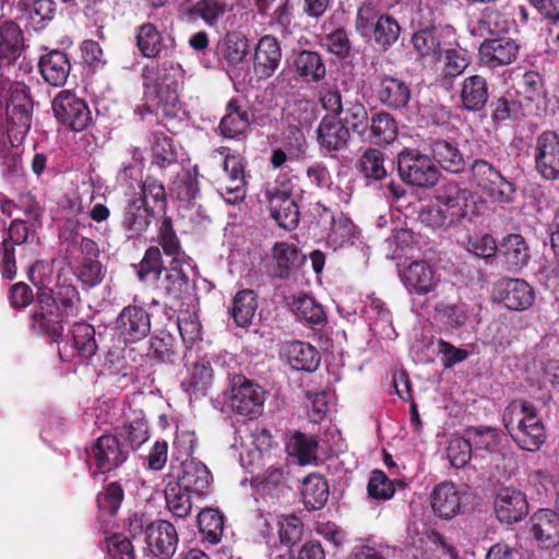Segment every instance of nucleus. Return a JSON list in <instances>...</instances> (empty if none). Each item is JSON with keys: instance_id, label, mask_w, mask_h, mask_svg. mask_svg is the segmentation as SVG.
Segmentation results:
<instances>
[{"instance_id": "nucleus-1", "label": "nucleus", "mask_w": 559, "mask_h": 559, "mask_svg": "<svg viewBox=\"0 0 559 559\" xmlns=\"http://www.w3.org/2000/svg\"><path fill=\"white\" fill-rule=\"evenodd\" d=\"M503 425L520 449L535 452L546 440L545 426L536 407L525 400H514L503 412Z\"/></svg>"}, {"instance_id": "nucleus-2", "label": "nucleus", "mask_w": 559, "mask_h": 559, "mask_svg": "<svg viewBox=\"0 0 559 559\" xmlns=\"http://www.w3.org/2000/svg\"><path fill=\"white\" fill-rule=\"evenodd\" d=\"M503 425L520 449L535 452L546 440L545 426L536 407L525 400H514L503 412Z\"/></svg>"}, {"instance_id": "nucleus-3", "label": "nucleus", "mask_w": 559, "mask_h": 559, "mask_svg": "<svg viewBox=\"0 0 559 559\" xmlns=\"http://www.w3.org/2000/svg\"><path fill=\"white\" fill-rule=\"evenodd\" d=\"M211 158L222 167L215 179L216 191L230 205L241 203L247 193L245 158L240 154H231L226 147L213 152Z\"/></svg>"}, {"instance_id": "nucleus-4", "label": "nucleus", "mask_w": 559, "mask_h": 559, "mask_svg": "<svg viewBox=\"0 0 559 559\" xmlns=\"http://www.w3.org/2000/svg\"><path fill=\"white\" fill-rule=\"evenodd\" d=\"M397 168L406 183L419 188L433 187L440 177V171L430 157L414 151L399 154Z\"/></svg>"}, {"instance_id": "nucleus-5", "label": "nucleus", "mask_w": 559, "mask_h": 559, "mask_svg": "<svg viewBox=\"0 0 559 559\" xmlns=\"http://www.w3.org/2000/svg\"><path fill=\"white\" fill-rule=\"evenodd\" d=\"M472 179L492 202L507 204L513 201L515 188L501 173L485 159H476L471 166Z\"/></svg>"}, {"instance_id": "nucleus-6", "label": "nucleus", "mask_w": 559, "mask_h": 559, "mask_svg": "<svg viewBox=\"0 0 559 559\" xmlns=\"http://www.w3.org/2000/svg\"><path fill=\"white\" fill-rule=\"evenodd\" d=\"M52 111L60 124L74 132L85 130L92 121L85 100L71 91L58 93L52 100Z\"/></svg>"}, {"instance_id": "nucleus-7", "label": "nucleus", "mask_w": 559, "mask_h": 559, "mask_svg": "<svg viewBox=\"0 0 559 559\" xmlns=\"http://www.w3.org/2000/svg\"><path fill=\"white\" fill-rule=\"evenodd\" d=\"M264 390L257 383L240 379L235 381L230 394L233 412L248 419L259 417L263 412Z\"/></svg>"}, {"instance_id": "nucleus-8", "label": "nucleus", "mask_w": 559, "mask_h": 559, "mask_svg": "<svg viewBox=\"0 0 559 559\" xmlns=\"http://www.w3.org/2000/svg\"><path fill=\"white\" fill-rule=\"evenodd\" d=\"M262 194L272 218L278 226L285 229H293L297 226L299 222L298 206L287 190L267 183L263 188Z\"/></svg>"}, {"instance_id": "nucleus-9", "label": "nucleus", "mask_w": 559, "mask_h": 559, "mask_svg": "<svg viewBox=\"0 0 559 559\" xmlns=\"http://www.w3.org/2000/svg\"><path fill=\"white\" fill-rule=\"evenodd\" d=\"M534 158L542 177L548 180L559 177V135L556 132L545 131L537 138Z\"/></svg>"}, {"instance_id": "nucleus-10", "label": "nucleus", "mask_w": 559, "mask_h": 559, "mask_svg": "<svg viewBox=\"0 0 559 559\" xmlns=\"http://www.w3.org/2000/svg\"><path fill=\"white\" fill-rule=\"evenodd\" d=\"M145 542L154 557L168 559L175 554L177 548V531L168 521H154L146 526Z\"/></svg>"}, {"instance_id": "nucleus-11", "label": "nucleus", "mask_w": 559, "mask_h": 559, "mask_svg": "<svg viewBox=\"0 0 559 559\" xmlns=\"http://www.w3.org/2000/svg\"><path fill=\"white\" fill-rule=\"evenodd\" d=\"M530 534L545 549L559 547V511L540 509L530 519Z\"/></svg>"}, {"instance_id": "nucleus-12", "label": "nucleus", "mask_w": 559, "mask_h": 559, "mask_svg": "<svg viewBox=\"0 0 559 559\" xmlns=\"http://www.w3.org/2000/svg\"><path fill=\"white\" fill-rule=\"evenodd\" d=\"M436 198L449 215L450 223H456L467 216L473 194L455 182H447L440 187Z\"/></svg>"}, {"instance_id": "nucleus-13", "label": "nucleus", "mask_w": 559, "mask_h": 559, "mask_svg": "<svg viewBox=\"0 0 559 559\" xmlns=\"http://www.w3.org/2000/svg\"><path fill=\"white\" fill-rule=\"evenodd\" d=\"M117 329L127 342L143 340L151 330V316L141 306H127L117 318Z\"/></svg>"}, {"instance_id": "nucleus-14", "label": "nucleus", "mask_w": 559, "mask_h": 559, "mask_svg": "<svg viewBox=\"0 0 559 559\" xmlns=\"http://www.w3.org/2000/svg\"><path fill=\"white\" fill-rule=\"evenodd\" d=\"M464 496L465 491L453 483L443 481L437 485L431 492L430 504L438 516L452 519L461 512Z\"/></svg>"}, {"instance_id": "nucleus-15", "label": "nucleus", "mask_w": 559, "mask_h": 559, "mask_svg": "<svg viewBox=\"0 0 559 559\" xmlns=\"http://www.w3.org/2000/svg\"><path fill=\"white\" fill-rule=\"evenodd\" d=\"M402 281L409 293L427 295L435 292L439 277L426 261L411 262L402 273Z\"/></svg>"}, {"instance_id": "nucleus-16", "label": "nucleus", "mask_w": 559, "mask_h": 559, "mask_svg": "<svg viewBox=\"0 0 559 559\" xmlns=\"http://www.w3.org/2000/svg\"><path fill=\"white\" fill-rule=\"evenodd\" d=\"M71 344L70 341L59 342V356L62 359H70L74 350L82 357H91L97 350L95 341V330L87 323H76L71 330Z\"/></svg>"}, {"instance_id": "nucleus-17", "label": "nucleus", "mask_w": 559, "mask_h": 559, "mask_svg": "<svg viewBox=\"0 0 559 559\" xmlns=\"http://www.w3.org/2000/svg\"><path fill=\"white\" fill-rule=\"evenodd\" d=\"M497 519L502 523H515L521 521L528 512L525 496L513 488H503L495 500Z\"/></svg>"}, {"instance_id": "nucleus-18", "label": "nucleus", "mask_w": 559, "mask_h": 559, "mask_svg": "<svg viewBox=\"0 0 559 559\" xmlns=\"http://www.w3.org/2000/svg\"><path fill=\"white\" fill-rule=\"evenodd\" d=\"M518 44L508 37L485 40L479 47V59L488 68L512 63L518 55Z\"/></svg>"}, {"instance_id": "nucleus-19", "label": "nucleus", "mask_w": 559, "mask_h": 559, "mask_svg": "<svg viewBox=\"0 0 559 559\" xmlns=\"http://www.w3.org/2000/svg\"><path fill=\"white\" fill-rule=\"evenodd\" d=\"M503 305L511 310L522 311L530 308L535 299L533 288L523 280L503 278L498 284Z\"/></svg>"}, {"instance_id": "nucleus-20", "label": "nucleus", "mask_w": 559, "mask_h": 559, "mask_svg": "<svg viewBox=\"0 0 559 559\" xmlns=\"http://www.w3.org/2000/svg\"><path fill=\"white\" fill-rule=\"evenodd\" d=\"M317 140L328 152L340 151L347 145L349 131L335 116H325L317 128Z\"/></svg>"}, {"instance_id": "nucleus-21", "label": "nucleus", "mask_w": 559, "mask_h": 559, "mask_svg": "<svg viewBox=\"0 0 559 559\" xmlns=\"http://www.w3.org/2000/svg\"><path fill=\"white\" fill-rule=\"evenodd\" d=\"M460 99L465 110L481 111L489 99L487 80L479 74L465 78L461 85Z\"/></svg>"}, {"instance_id": "nucleus-22", "label": "nucleus", "mask_w": 559, "mask_h": 559, "mask_svg": "<svg viewBox=\"0 0 559 559\" xmlns=\"http://www.w3.org/2000/svg\"><path fill=\"white\" fill-rule=\"evenodd\" d=\"M282 51L277 40L272 36H263L254 52V71L260 78H270L278 68Z\"/></svg>"}, {"instance_id": "nucleus-23", "label": "nucleus", "mask_w": 559, "mask_h": 559, "mask_svg": "<svg viewBox=\"0 0 559 559\" xmlns=\"http://www.w3.org/2000/svg\"><path fill=\"white\" fill-rule=\"evenodd\" d=\"M377 96L386 107L401 109L409 103L412 91L405 81L385 75L378 84Z\"/></svg>"}, {"instance_id": "nucleus-24", "label": "nucleus", "mask_w": 559, "mask_h": 559, "mask_svg": "<svg viewBox=\"0 0 559 559\" xmlns=\"http://www.w3.org/2000/svg\"><path fill=\"white\" fill-rule=\"evenodd\" d=\"M282 355L295 370L314 371L320 364L318 350L308 343L295 341L283 345Z\"/></svg>"}, {"instance_id": "nucleus-25", "label": "nucleus", "mask_w": 559, "mask_h": 559, "mask_svg": "<svg viewBox=\"0 0 559 559\" xmlns=\"http://www.w3.org/2000/svg\"><path fill=\"white\" fill-rule=\"evenodd\" d=\"M295 78L301 83L321 82L326 74L325 64L318 52L310 50L300 51L293 62Z\"/></svg>"}, {"instance_id": "nucleus-26", "label": "nucleus", "mask_w": 559, "mask_h": 559, "mask_svg": "<svg viewBox=\"0 0 559 559\" xmlns=\"http://www.w3.org/2000/svg\"><path fill=\"white\" fill-rule=\"evenodd\" d=\"M94 456L97 467L102 472H109L126 461L127 452L117 438L105 435L98 438L94 448Z\"/></svg>"}, {"instance_id": "nucleus-27", "label": "nucleus", "mask_w": 559, "mask_h": 559, "mask_svg": "<svg viewBox=\"0 0 559 559\" xmlns=\"http://www.w3.org/2000/svg\"><path fill=\"white\" fill-rule=\"evenodd\" d=\"M39 68L47 83L52 86H61L68 80L71 64L66 53L53 50L40 58Z\"/></svg>"}, {"instance_id": "nucleus-28", "label": "nucleus", "mask_w": 559, "mask_h": 559, "mask_svg": "<svg viewBox=\"0 0 559 559\" xmlns=\"http://www.w3.org/2000/svg\"><path fill=\"white\" fill-rule=\"evenodd\" d=\"M181 467L182 475L178 484L189 492L191 491L199 496L204 495L213 479L207 466L201 462L190 460L185 461Z\"/></svg>"}, {"instance_id": "nucleus-29", "label": "nucleus", "mask_w": 559, "mask_h": 559, "mask_svg": "<svg viewBox=\"0 0 559 559\" xmlns=\"http://www.w3.org/2000/svg\"><path fill=\"white\" fill-rule=\"evenodd\" d=\"M499 252L511 272L522 270L530 261V249L524 238L519 234H511L503 238Z\"/></svg>"}, {"instance_id": "nucleus-30", "label": "nucleus", "mask_w": 559, "mask_h": 559, "mask_svg": "<svg viewBox=\"0 0 559 559\" xmlns=\"http://www.w3.org/2000/svg\"><path fill=\"white\" fill-rule=\"evenodd\" d=\"M183 69L180 63L173 60H165L156 67H145L143 75L155 84L166 85L168 88L176 90L179 83L183 81Z\"/></svg>"}, {"instance_id": "nucleus-31", "label": "nucleus", "mask_w": 559, "mask_h": 559, "mask_svg": "<svg viewBox=\"0 0 559 559\" xmlns=\"http://www.w3.org/2000/svg\"><path fill=\"white\" fill-rule=\"evenodd\" d=\"M301 496L308 509H321L329 498L326 481L318 474L308 475L302 481Z\"/></svg>"}, {"instance_id": "nucleus-32", "label": "nucleus", "mask_w": 559, "mask_h": 559, "mask_svg": "<svg viewBox=\"0 0 559 559\" xmlns=\"http://www.w3.org/2000/svg\"><path fill=\"white\" fill-rule=\"evenodd\" d=\"M436 162L445 170L459 174L465 168V160L462 153L452 143L438 140L431 146Z\"/></svg>"}, {"instance_id": "nucleus-33", "label": "nucleus", "mask_w": 559, "mask_h": 559, "mask_svg": "<svg viewBox=\"0 0 559 559\" xmlns=\"http://www.w3.org/2000/svg\"><path fill=\"white\" fill-rule=\"evenodd\" d=\"M190 269L187 261H170L163 286L166 294L171 298H179L189 287L187 270Z\"/></svg>"}, {"instance_id": "nucleus-34", "label": "nucleus", "mask_w": 559, "mask_h": 559, "mask_svg": "<svg viewBox=\"0 0 559 559\" xmlns=\"http://www.w3.org/2000/svg\"><path fill=\"white\" fill-rule=\"evenodd\" d=\"M151 209L141 200H132L124 213L123 227L131 233V237L140 236L151 224Z\"/></svg>"}, {"instance_id": "nucleus-35", "label": "nucleus", "mask_w": 559, "mask_h": 559, "mask_svg": "<svg viewBox=\"0 0 559 559\" xmlns=\"http://www.w3.org/2000/svg\"><path fill=\"white\" fill-rule=\"evenodd\" d=\"M249 115L241 110L236 99L228 102L226 114L221 120L219 131L225 138L233 139L241 134L249 126Z\"/></svg>"}, {"instance_id": "nucleus-36", "label": "nucleus", "mask_w": 559, "mask_h": 559, "mask_svg": "<svg viewBox=\"0 0 559 559\" xmlns=\"http://www.w3.org/2000/svg\"><path fill=\"white\" fill-rule=\"evenodd\" d=\"M213 369L210 362L202 361L193 366L190 376L182 382L183 389L195 399L204 396L213 383Z\"/></svg>"}, {"instance_id": "nucleus-37", "label": "nucleus", "mask_w": 559, "mask_h": 559, "mask_svg": "<svg viewBox=\"0 0 559 559\" xmlns=\"http://www.w3.org/2000/svg\"><path fill=\"white\" fill-rule=\"evenodd\" d=\"M472 449L474 448V455L477 457L478 451H487L490 456H498L497 453L499 444V433L496 429L490 427H472L465 430Z\"/></svg>"}, {"instance_id": "nucleus-38", "label": "nucleus", "mask_w": 559, "mask_h": 559, "mask_svg": "<svg viewBox=\"0 0 559 559\" xmlns=\"http://www.w3.org/2000/svg\"><path fill=\"white\" fill-rule=\"evenodd\" d=\"M289 455L297 457L299 464H309L317 459L318 442L312 436L295 431L286 443Z\"/></svg>"}, {"instance_id": "nucleus-39", "label": "nucleus", "mask_w": 559, "mask_h": 559, "mask_svg": "<svg viewBox=\"0 0 559 559\" xmlns=\"http://www.w3.org/2000/svg\"><path fill=\"white\" fill-rule=\"evenodd\" d=\"M356 234V227L353 222L342 213L337 216H331V226L326 234V240L334 249L353 243Z\"/></svg>"}, {"instance_id": "nucleus-40", "label": "nucleus", "mask_w": 559, "mask_h": 559, "mask_svg": "<svg viewBox=\"0 0 559 559\" xmlns=\"http://www.w3.org/2000/svg\"><path fill=\"white\" fill-rule=\"evenodd\" d=\"M292 308L295 314L306 323L318 325L325 321L322 306L306 294L294 296Z\"/></svg>"}, {"instance_id": "nucleus-41", "label": "nucleus", "mask_w": 559, "mask_h": 559, "mask_svg": "<svg viewBox=\"0 0 559 559\" xmlns=\"http://www.w3.org/2000/svg\"><path fill=\"white\" fill-rule=\"evenodd\" d=\"M258 307L255 295L250 289H243L236 294L233 300L230 313L238 326L245 328L251 323Z\"/></svg>"}, {"instance_id": "nucleus-42", "label": "nucleus", "mask_w": 559, "mask_h": 559, "mask_svg": "<svg viewBox=\"0 0 559 559\" xmlns=\"http://www.w3.org/2000/svg\"><path fill=\"white\" fill-rule=\"evenodd\" d=\"M165 500L168 510L174 516L183 519L192 511L190 493L178 483H169L166 486Z\"/></svg>"}, {"instance_id": "nucleus-43", "label": "nucleus", "mask_w": 559, "mask_h": 559, "mask_svg": "<svg viewBox=\"0 0 559 559\" xmlns=\"http://www.w3.org/2000/svg\"><path fill=\"white\" fill-rule=\"evenodd\" d=\"M136 46L145 58H156L163 47V36L152 23H144L138 27Z\"/></svg>"}, {"instance_id": "nucleus-44", "label": "nucleus", "mask_w": 559, "mask_h": 559, "mask_svg": "<svg viewBox=\"0 0 559 559\" xmlns=\"http://www.w3.org/2000/svg\"><path fill=\"white\" fill-rule=\"evenodd\" d=\"M199 528L205 539L211 544L221 540L224 531L223 515L214 509H204L198 514Z\"/></svg>"}, {"instance_id": "nucleus-45", "label": "nucleus", "mask_w": 559, "mask_h": 559, "mask_svg": "<svg viewBox=\"0 0 559 559\" xmlns=\"http://www.w3.org/2000/svg\"><path fill=\"white\" fill-rule=\"evenodd\" d=\"M273 257L275 260L274 275L280 278H287L292 267L299 260V252L294 245L280 242L273 248Z\"/></svg>"}, {"instance_id": "nucleus-46", "label": "nucleus", "mask_w": 559, "mask_h": 559, "mask_svg": "<svg viewBox=\"0 0 559 559\" xmlns=\"http://www.w3.org/2000/svg\"><path fill=\"white\" fill-rule=\"evenodd\" d=\"M519 102L521 106H528L531 103L539 102L544 95L543 79L538 72H525L519 83Z\"/></svg>"}, {"instance_id": "nucleus-47", "label": "nucleus", "mask_w": 559, "mask_h": 559, "mask_svg": "<svg viewBox=\"0 0 559 559\" xmlns=\"http://www.w3.org/2000/svg\"><path fill=\"white\" fill-rule=\"evenodd\" d=\"M469 59L465 51L447 49L443 56V64L440 72L442 81H451L461 75L468 67Z\"/></svg>"}, {"instance_id": "nucleus-48", "label": "nucleus", "mask_w": 559, "mask_h": 559, "mask_svg": "<svg viewBox=\"0 0 559 559\" xmlns=\"http://www.w3.org/2000/svg\"><path fill=\"white\" fill-rule=\"evenodd\" d=\"M152 158L160 169L177 164V154L173 147L171 140L164 134H154L152 144Z\"/></svg>"}, {"instance_id": "nucleus-49", "label": "nucleus", "mask_w": 559, "mask_h": 559, "mask_svg": "<svg viewBox=\"0 0 559 559\" xmlns=\"http://www.w3.org/2000/svg\"><path fill=\"white\" fill-rule=\"evenodd\" d=\"M359 167L365 177L381 180L386 176L383 154L377 148H368L362 154Z\"/></svg>"}, {"instance_id": "nucleus-50", "label": "nucleus", "mask_w": 559, "mask_h": 559, "mask_svg": "<svg viewBox=\"0 0 559 559\" xmlns=\"http://www.w3.org/2000/svg\"><path fill=\"white\" fill-rule=\"evenodd\" d=\"M372 27L376 41L383 47L392 45L400 37V25L396 20L390 15H381Z\"/></svg>"}, {"instance_id": "nucleus-51", "label": "nucleus", "mask_w": 559, "mask_h": 559, "mask_svg": "<svg viewBox=\"0 0 559 559\" xmlns=\"http://www.w3.org/2000/svg\"><path fill=\"white\" fill-rule=\"evenodd\" d=\"M55 3L51 0H34L24 3L23 17L34 27H39L45 21L53 17Z\"/></svg>"}, {"instance_id": "nucleus-52", "label": "nucleus", "mask_w": 559, "mask_h": 559, "mask_svg": "<svg viewBox=\"0 0 559 559\" xmlns=\"http://www.w3.org/2000/svg\"><path fill=\"white\" fill-rule=\"evenodd\" d=\"M412 43L423 57H436L441 52V43L433 29L418 31L413 35Z\"/></svg>"}, {"instance_id": "nucleus-53", "label": "nucleus", "mask_w": 559, "mask_h": 559, "mask_svg": "<svg viewBox=\"0 0 559 559\" xmlns=\"http://www.w3.org/2000/svg\"><path fill=\"white\" fill-rule=\"evenodd\" d=\"M229 10L228 3L224 0H200L194 5L195 14L211 26L215 25Z\"/></svg>"}, {"instance_id": "nucleus-54", "label": "nucleus", "mask_w": 559, "mask_h": 559, "mask_svg": "<svg viewBox=\"0 0 559 559\" xmlns=\"http://www.w3.org/2000/svg\"><path fill=\"white\" fill-rule=\"evenodd\" d=\"M158 243L166 255L171 257V261H186V254L181 250L179 240L169 222H163L159 228Z\"/></svg>"}, {"instance_id": "nucleus-55", "label": "nucleus", "mask_w": 559, "mask_h": 559, "mask_svg": "<svg viewBox=\"0 0 559 559\" xmlns=\"http://www.w3.org/2000/svg\"><path fill=\"white\" fill-rule=\"evenodd\" d=\"M370 130L373 136L388 143L393 141L397 133L396 123L388 112L376 114L371 118Z\"/></svg>"}, {"instance_id": "nucleus-56", "label": "nucleus", "mask_w": 559, "mask_h": 559, "mask_svg": "<svg viewBox=\"0 0 559 559\" xmlns=\"http://www.w3.org/2000/svg\"><path fill=\"white\" fill-rule=\"evenodd\" d=\"M447 453L453 467H464L472 459V447L467 437L451 440Z\"/></svg>"}, {"instance_id": "nucleus-57", "label": "nucleus", "mask_w": 559, "mask_h": 559, "mask_svg": "<svg viewBox=\"0 0 559 559\" xmlns=\"http://www.w3.org/2000/svg\"><path fill=\"white\" fill-rule=\"evenodd\" d=\"M120 437L130 445L131 449L136 450L148 439L147 425L143 419L130 421L128 425L122 427Z\"/></svg>"}, {"instance_id": "nucleus-58", "label": "nucleus", "mask_w": 559, "mask_h": 559, "mask_svg": "<svg viewBox=\"0 0 559 559\" xmlns=\"http://www.w3.org/2000/svg\"><path fill=\"white\" fill-rule=\"evenodd\" d=\"M0 95L7 99V105L12 107L23 103H32L26 85L21 82L2 80L0 82Z\"/></svg>"}, {"instance_id": "nucleus-59", "label": "nucleus", "mask_w": 559, "mask_h": 559, "mask_svg": "<svg viewBox=\"0 0 559 559\" xmlns=\"http://www.w3.org/2000/svg\"><path fill=\"white\" fill-rule=\"evenodd\" d=\"M345 122L355 133L364 135L369 127L368 112L365 106L358 102L350 103L345 110Z\"/></svg>"}, {"instance_id": "nucleus-60", "label": "nucleus", "mask_w": 559, "mask_h": 559, "mask_svg": "<svg viewBox=\"0 0 559 559\" xmlns=\"http://www.w3.org/2000/svg\"><path fill=\"white\" fill-rule=\"evenodd\" d=\"M33 325L39 332L47 333L51 338L58 342L63 332V324L58 316L44 312H36L33 316Z\"/></svg>"}, {"instance_id": "nucleus-61", "label": "nucleus", "mask_w": 559, "mask_h": 559, "mask_svg": "<svg viewBox=\"0 0 559 559\" xmlns=\"http://www.w3.org/2000/svg\"><path fill=\"white\" fill-rule=\"evenodd\" d=\"M247 41L238 35H227L223 41L222 55L230 64H237L242 61L247 53Z\"/></svg>"}, {"instance_id": "nucleus-62", "label": "nucleus", "mask_w": 559, "mask_h": 559, "mask_svg": "<svg viewBox=\"0 0 559 559\" xmlns=\"http://www.w3.org/2000/svg\"><path fill=\"white\" fill-rule=\"evenodd\" d=\"M368 493L374 499L388 500L394 495V487L381 471H374L368 483Z\"/></svg>"}, {"instance_id": "nucleus-63", "label": "nucleus", "mask_w": 559, "mask_h": 559, "mask_svg": "<svg viewBox=\"0 0 559 559\" xmlns=\"http://www.w3.org/2000/svg\"><path fill=\"white\" fill-rule=\"evenodd\" d=\"M163 270L162 255L158 247H150L141 263L138 271V276L141 281H144L148 275L153 274L154 277H158Z\"/></svg>"}, {"instance_id": "nucleus-64", "label": "nucleus", "mask_w": 559, "mask_h": 559, "mask_svg": "<svg viewBox=\"0 0 559 559\" xmlns=\"http://www.w3.org/2000/svg\"><path fill=\"white\" fill-rule=\"evenodd\" d=\"M278 535L282 544H293L300 539L302 535V523L295 515L283 516L278 521Z\"/></svg>"}]
</instances>
